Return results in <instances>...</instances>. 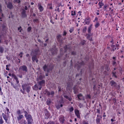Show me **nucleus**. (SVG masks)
I'll list each match as a JSON object with an SVG mask.
<instances>
[{
    "instance_id": "nucleus-1",
    "label": "nucleus",
    "mask_w": 124,
    "mask_h": 124,
    "mask_svg": "<svg viewBox=\"0 0 124 124\" xmlns=\"http://www.w3.org/2000/svg\"><path fill=\"white\" fill-rule=\"evenodd\" d=\"M25 114V117L28 122V124H32V117H31V114H29L27 112V111H24V109L22 110H18L17 111V114L18 115H21V114Z\"/></svg>"
},
{
    "instance_id": "nucleus-2",
    "label": "nucleus",
    "mask_w": 124,
    "mask_h": 124,
    "mask_svg": "<svg viewBox=\"0 0 124 124\" xmlns=\"http://www.w3.org/2000/svg\"><path fill=\"white\" fill-rule=\"evenodd\" d=\"M9 76H12V77L15 79L16 82L17 83V84L19 83V80H18V78H17V77H16V76H15L14 74L11 75V74H9Z\"/></svg>"
},
{
    "instance_id": "nucleus-3",
    "label": "nucleus",
    "mask_w": 124,
    "mask_h": 124,
    "mask_svg": "<svg viewBox=\"0 0 124 124\" xmlns=\"http://www.w3.org/2000/svg\"><path fill=\"white\" fill-rule=\"evenodd\" d=\"M75 113L78 118H80V112L78 109H75Z\"/></svg>"
},
{
    "instance_id": "nucleus-4",
    "label": "nucleus",
    "mask_w": 124,
    "mask_h": 124,
    "mask_svg": "<svg viewBox=\"0 0 124 124\" xmlns=\"http://www.w3.org/2000/svg\"><path fill=\"white\" fill-rule=\"evenodd\" d=\"M2 17H3V14L1 13V6L0 5V21H2Z\"/></svg>"
},
{
    "instance_id": "nucleus-5",
    "label": "nucleus",
    "mask_w": 124,
    "mask_h": 124,
    "mask_svg": "<svg viewBox=\"0 0 124 124\" xmlns=\"http://www.w3.org/2000/svg\"><path fill=\"white\" fill-rule=\"evenodd\" d=\"M38 6L39 10H40V11H43L44 10L43 7L41 6V5L39 4Z\"/></svg>"
},
{
    "instance_id": "nucleus-6",
    "label": "nucleus",
    "mask_w": 124,
    "mask_h": 124,
    "mask_svg": "<svg viewBox=\"0 0 124 124\" xmlns=\"http://www.w3.org/2000/svg\"><path fill=\"white\" fill-rule=\"evenodd\" d=\"M20 69L23 70V71H27V67L26 66H23L20 67Z\"/></svg>"
},
{
    "instance_id": "nucleus-7",
    "label": "nucleus",
    "mask_w": 124,
    "mask_h": 124,
    "mask_svg": "<svg viewBox=\"0 0 124 124\" xmlns=\"http://www.w3.org/2000/svg\"><path fill=\"white\" fill-rule=\"evenodd\" d=\"M32 60L33 61V62H38V60H37V59H36V57L34 56L32 57Z\"/></svg>"
},
{
    "instance_id": "nucleus-8",
    "label": "nucleus",
    "mask_w": 124,
    "mask_h": 124,
    "mask_svg": "<svg viewBox=\"0 0 124 124\" xmlns=\"http://www.w3.org/2000/svg\"><path fill=\"white\" fill-rule=\"evenodd\" d=\"M23 118H24V116H23V115H20L17 117V120L18 121H20V120H22V119H23Z\"/></svg>"
},
{
    "instance_id": "nucleus-9",
    "label": "nucleus",
    "mask_w": 124,
    "mask_h": 124,
    "mask_svg": "<svg viewBox=\"0 0 124 124\" xmlns=\"http://www.w3.org/2000/svg\"><path fill=\"white\" fill-rule=\"evenodd\" d=\"M7 7L10 9L12 8V3L9 2V3L7 5Z\"/></svg>"
},
{
    "instance_id": "nucleus-10",
    "label": "nucleus",
    "mask_w": 124,
    "mask_h": 124,
    "mask_svg": "<svg viewBox=\"0 0 124 124\" xmlns=\"http://www.w3.org/2000/svg\"><path fill=\"white\" fill-rule=\"evenodd\" d=\"M60 122H62V123H63V121H64V117L63 116H61L59 119Z\"/></svg>"
},
{
    "instance_id": "nucleus-11",
    "label": "nucleus",
    "mask_w": 124,
    "mask_h": 124,
    "mask_svg": "<svg viewBox=\"0 0 124 124\" xmlns=\"http://www.w3.org/2000/svg\"><path fill=\"white\" fill-rule=\"evenodd\" d=\"M45 82V81H44V80H42L39 83V85H40V86H43V85H44Z\"/></svg>"
},
{
    "instance_id": "nucleus-12",
    "label": "nucleus",
    "mask_w": 124,
    "mask_h": 124,
    "mask_svg": "<svg viewBox=\"0 0 124 124\" xmlns=\"http://www.w3.org/2000/svg\"><path fill=\"white\" fill-rule=\"evenodd\" d=\"M78 99H82V98H83V96L81 95V94H79L78 95Z\"/></svg>"
},
{
    "instance_id": "nucleus-13",
    "label": "nucleus",
    "mask_w": 124,
    "mask_h": 124,
    "mask_svg": "<svg viewBox=\"0 0 124 124\" xmlns=\"http://www.w3.org/2000/svg\"><path fill=\"white\" fill-rule=\"evenodd\" d=\"M92 29H93V26L90 25L88 28V32H91V31H92Z\"/></svg>"
},
{
    "instance_id": "nucleus-14",
    "label": "nucleus",
    "mask_w": 124,
    "mask_h": 124,
    "mask_svg": "<svg viewBox=\"0 0 124 124\" xmlns=\"http://www.w3.org/2000/svg\"><path fill=\"white\" fill-rule=\"evenodd\" d=\"M31 90V87H26V92H27V93H30V90Z\"/></svg>"
},
{
    "instance_id": "nucleus-15",
    "label": "nucleus",
    "mask_w": 124,
    "mask_h": 124,
    "mask_svg": "<svg viewBox=\"0 0 124 124\" xmlns=\"http://www.w3.org/2000/svg\"><path fill=\"white\" fill-rule=\"evenodd\" d=\"M110 85H111V86L114 87V86H116V83H115V82H114L113 81H111L110 82Z\"/></svg>"
},
{
    "instance_id": "nucleus-16",
    "label": "nucleus",
    "mask_w": 124,
    "mask_h": 124,
    "mask_svg": "<svg viewBox=\"0 0 124 124\" xmlns=\"http://www.w3.org/2000/svg\"><path fill=\"white\" fill-rule=\"evenodd\" d=\"M33 89L35 91H37V90H38V87H37V85H35L33 87Z\"/></svg>"
},
{
    "instance_id": "nucleus-17",
    "label": "nucleus",
    "mask_w": 124,
    "mask_h": 124,
    "mask_svg": "<svg viewBox=\"0 0 124 124\" xmlns=\"http://www.w3.org/2000/svg\"><path fill=\"white\" fill-rule=\"evenodd\" d=\"M21 1L20 0H14V2L15 3H20Z\"/></svg>"
},
{
    "instance_id": "nucleus-18",
    "label": "nucleus",
    "mask_w": 124,
    "mask_h": 124,
    "mask_svg": "<svg viewBox=\"0 0 124 124\" xmlns=\"http://www.w3.org/2000/svg\"><path fill=\"white\" fill-rule=\"evenodd\" d=\"M43 68H44V70L45 71H46V70H47V69H48V66H47V65H45L44 66Z\"/></svg>"
},
{
    "instance_id": "nucleus-19",
    "label": "nucleus",
    "mask_w": 124,
    "mask_h": 124,
    "mask_svg": "<svg viewBox=\"0 0 124 124\" xmlns=\"http://www.w3.org/2000/svg\"><path fill=\"white\" fill-rule=\"evenodd\" d=\"M3 124V120H2V117H0V124Z\"/></svg>"
},
{
    "instance_id": "nucleus-20",
    "label": "nucleus",
    "mask_w": 124,
    "mask_h": 124,
    "mask_svg": "<svg viewBox=\"0 0 124 124\" xmlns=\"http://www.w3.org/2000/svg\"><path fill=\"white\" fill-rule=\"evenodd\" d=\"M99 5L100 6V8H101V7H102V6H103V3L99 2Z\"/></svg>"
},
{
    "instance_id": "nucleus-21",
    "label": "nucleus",
    "mask_w": 124,
    "mask_h": 124,
    "mask_svg": "<svg viewBox=\"0 0 124 124\" xmlns=\"http://www.w3.org/2000/svg\"><path fill=\"white\" fill-rule=\"evenodd\" d=\"M47 94H48V95H50V94L53 95L54 94V92H51V93L47 92Z\"/></svg>"
},
{
    "instance_id": "nucleus-22",
    "label": "nucleus",
    "mask_w": 124,
    "mask_h": 124,
    "mask_svg": "<svg viewBox=\"0 0 124 124\" xmlns=\"http://www.w3.org/2000/svg\"><path fill=\"white\" fill-rule=\"evenodd\" d=\"M3 118L4 119V120H5V121H6V123L7 122V121H8V119L6 117L4 116H3Z\"/></svg>"
},
{
    "instance_id": "nucleus-23",
    "label": "nucleus",
    "mask_w": 124,
    "mask_h": 124,
    "mask_svg": "<svg viewBox=\"0 0 124 124\" xmlns=\"http://www.w3.org/2000/svg\"><path fill=\"white\" fill-rule=\"evenodd\" d=\"M18 30L20 31V32H22V31H23V30H22V27H21L18 28Z\"/></svg>"
},
{
    "instance_id": "nucleus-24",
    "label": "nucleus",
    "mask_w": 124,
    "mask_h": 124,
    "mask_svg": "<svg viewBox=\"0 0 124 124\" xmlns=\"http://www.w3.org/2000/svg\"><path fill=\"white\" fill-rule=\"evenodd\" d=\"M95 28H98V27H99V23H96L95 25Z\"/></svg>"
},
{
    "instance_id": "nucleus-25",
    "label": "nucleus",
    "mask_w": 124,
    "mask_h": 124,
    "mask_svg": "<svg viewBox=\"0 0 124 124\" xmlns=\"http://www.w3.org/2000/svg\"><path fill=\"white\" fill-rule=\"evenodd\" d=\"M37 79H39L40 80H41V79H42V76H38Z\"/></svg>"
},
{
    "instance_id": "nucleus-26",
    "label": "nucleus",
    "mask_w": 124,
    "mask_h": 124,
    "mask_svg": "<svg viewBox=\"0 0 124 124\" xmlns=\"http://www.w3.org/2000/svg\"><path fill=\"white\" fill-rule=\"evenodd\" d=\"M65 97H66V98L68 99L70 101H71V98H69L67 96H65Z\"/></svg>"
},
{
    "instance_id": "nucleus-27",
    "label": "nucleus",
    "mask_w": 124,
    "mask_h": 124,
    "mask_svg": "<svg viewBox=\"0 0 124 124\" xmlns=\"http://www.w3.org/2000/svg\"><path fill=\"white\" fill-rule=\"evenodd\" d=\"M74 29L73 28H71L69 31L70 32H72V31H73Z\"/></svg>"
},
{
    "instance_id": "nucleus-28",
    "label": "nucleus",
    "mask_w": 124,
    "mask_h": 124,
    "mask_svg": "<svg viewBox=\"0 0 124 124\" xmlns=\"http://www.w3.org/2000/svg\"><path fill=\"white\" fill-rule=\"evenodd\" d=\"M73 110H74V108H73V107H72L70 108V112H72V111H73Z\"/></svg>"
},
{
    "instance_id": "nucleus-29",
    "label": "nucleus",
    "mask_w": 124,
    "mask_h": 124,
    "mask_svg": "<svg viewBox=\"0 0 124 124\" xmlns=\"http://www.w3.org/2000/svg\"><path fill=\"white\" fill-rule=\"evenodd\" d=\"M0 52H1V53H2L3 52V48L0 47Z\"/></svg>"
},
{
    "instance_id": "nucleus-30",
    "label": "nucleus",
    "mask_w": 124,
    "mask_h": 124,
    "mask_svg": "<svg viewBox=\"0 0 124 124\" xmlns=\"http://www.w3.org/2000/svg\"><path fill=\"white\" fill-rule=\"evenodd\" d=\"M74 91L75 93H77V92H76V87L74 88Z\"/></svg>"
},
{
    "instance_id": "nucleus-31",
    "label": "nucleus",
    "mask_w": 124,
    "mask_h": 124,
    "mask_svg": "<svg viewBox=\"0 0 124 124\" xmlns=\"http://www.w3.org/2000/svg\"><path fill=\"white\" fill-rule=\"evenodd\" d=\"M71 15L74 16V15H75V12H72Z\"/></svg>"
},
{
    "instance_id": "nucleus-32",
    "label": "nucleus",
    "mask_w": 124,
    "mask_h": 124,
    "mask_svg": "<svg viewBox=\"0 0 124 124\" xmlns=\"http://www.w3.org/2000/svg\"><path fill=\"white\" fill-rule=\"evenodd\" d=\"M22 89H23V91H25V90H26V87H25V86L22 85Z\"/></svg>"
},
{
    "instance_id": "nucleus-33",
    "label": "nucleus",
    "mask_w": 124,
    "mask_h": 124,
    "mask_svg": "<svg viewBox=\"0 0 124 124\" xmlns=\"http://www.w3.org/2000/svg\"><path fill=\"white\" fill-rule=\"evenodd\" d=\"M31 27H29L28 29V31H31Z\"/></svg>"
},
{
    "instance_id": "nucleus-34",
    "label": "nucleus",
    "mask_w": 124,
    "mask_h": 124,
    "mask_svg": "<svg viewBox=\"0 0 124 124\" xmlns=\"http://www.w3.org/2000/svg\"><path fill=\"white\" fill-rule=\"evenodd\" d=\"M66 33H67L66 31H64L63 35H66Z\"/></svg>"
},
{
    "instance_id": "nucleus-35",
    "label": "nucleus",
    "mask_w": 124,
    "mask_h": 124,
    "mask_svg": "<svg viewBox=\"0 0 124 124\" xmlns=\"http://www.w3.org/2000/svg\"><path fill=\"white\" fill-rule=\"evenodd\" d=\"M113 76H114V77H117V76H116V74L113 73Z\"/></svg>"
},
{
    "instance_id": "nucleus-36",
    "label": "nucleus",
    "mask_w": 124,
    "mask_h": 124,
    "mask_svg": "<svg viewBox=\"0 0 124 124\" xmlns=\"http://www.w3.org/2000/svg\"><path fill=\"white\" fill-rule=\"evenodd\" d=\"M87 98H91V95H87Z\"/></svg>"
},
{
    "instance_id": "nucleus-37",
    "label": "nucleus",
    "mask_w": 124,
    "mask_h": 124,
    "mask_svg": "<svg viewBox=\"0 0 124 124\" xmlns=\"http://www.w3.org/2000/svg\"><path fill=\"white\" fill-rule=\"evenodd\" d=\"M78 15H79V16H81V12H78Z\"/></svg>"
},
{
    "instance_id": "nucleus-38",
    "label": "nucleus",
    "mask_w": 124,
    "mask_h": 124,
    "mask_svg": "<svg viewBox=\"0 0 124 124\" xmlns=\"http://www.w3.org/2000/svg\"><path fill=\"white\" fill-rule=\"evenodd\" d=\"M24 124H27V122L26 121L24 120Z\"/></svg>"
},
{
    "instance_id": "nucleus-39",
    "label": "nucleus",
    "mask_w": 124,
    "mask_h": 124,
    "mask_svg": "<svg viewBox=\"0 0 124 124\" xmlns=\"http://www.w3.org/2000/svg\"><path fill=\"white\" fill-rule=\"evenodd\" d=\"M25 10H27V9H28V7L25 6Z\"/></svg>"
},
{
    "instance_id": "nucleus-40",
    "label": "nucleus",
    "mask_w": 124,
    "mask_h": 124,
    "mask_svg": "<svg viewBox=\"0 0 124 124\" xmlns=\"http://www.w3.org/2000/svg\"><path fill=\"white\" fill-rule=\"evenodd\" d=\"M61 37V35H58V36H57V38H60Z\"/></svg>"
},
{
    "instance_id": "nucleus-41",
    "label": "nucleus",
    "mask_w": 124,
    "mask_h": 124,
    "mask_svg": "<svg viewBox=\"0 0 124 124\" xmlns=\"http://www.w3.org/2000/svg\"><path fill=\"white\" fill-rule=\"evenodd\" d=\"M6 66H7V68H6L7 70H9V69H8V68L7 67V66H8V65H7Z\"/></svg>"
},
{
    "instance_id": "nucleus-42",
    "label": "nucleus",
    "mask_w": 124,
    "mask_h": 124,
    "mask_svg": "<svg viewBox=\"0 0 124 124\" xmlns=\"http://www.w3.org/2000/svg\"><path fill=\"white\" fill-rule=\"evenodd\" d=\"M7 112H9V109L7 108Z\"/></svg>"
},
{
    "instance_id": "nucleus-43",
    "label": "nucleus",
    "mask_w": 124,
    "mask_h": 124,
    "mask_svg": "<svg viewBox=\"0 0 124 124\" xmlns=\"http://www.w3.org/2000/svg\"><path fill=\"white\" fill-rule=\"evenodd\" d=\"M21 93H25V91H21Z\"/></svg>"
},
{
    "instance_id": "nucleus-44",
    "label": "nucleus",
    "mask_w": 124,
    "mask_h": 124,
    "mask_svg": "<svg viewBox=\"0 0 124 124\" xmlns=\"http://www.w3.org/2000/svg\"><path fill=\"white\" fill-rule=\"evenodd\" d=\"M111 122H114V119H111Z\"/></svg>"
},
{
    "instance_id": "nucleus-45",
    "label": "nucleus",
    "mask_w": 124,
    "mask_h": 124,
    "mask_svg": "<svg viewBox=\"0 0 124 124\" xmlns=\"http://www.w3.org/2000/svg\"><path fill=\"white\" fill-rule=\"evenodd\" d=\"M0 42H1V39L0 36Z\"/></svg>"
},
{
    "instance_id": "nucleus-46",
    "label": "nucleus",
    "mask_w": 124,
    "mask_h": 124,
    "mask_svg": "<svg viewBox=\"0 0 124 124\" xmlns=\"http://www.w3.org/2000/svg\"><path fill=\"white\" fill-rule=\"evenodd\" d=\"M19 56H20V57L21 58H22V54H20L19 55Z\"/></svg>"
},
{
    "instance_id": "nucleus-47",
    "label": "nucleus",
    "mask_w": 124,
    "mask_h": 124,
    "mask_svg": "<svg viewBox=\"0 0 124 124\" xmlns=\"http://www.w3.org/2000/svg\"><path fill=\"white\" fill-rule=\"evenodd\" d=\"M113 64H116V62H113Z\"/></svg>"
},
{
    "instance_id": "nucleus-48",
    "label": "nucleus",
    "mask_w": 124,
    "mask_h": 124,
    "mask_svg": "<svg viewBox=\"0 0 124 124\" xmlns=\"http://www.w3.org/2000/svg\"><path fill=\"white\" fill-rule=\"evenodd\" d=\"M27 57H30V55L29 54H27Z\"/></svg>"
},
{
    "instance_id": "nucleus-49",
    "label": "nucleus",
    "mask_w": 124,
    "mask_h": 124,
    "mask_svg": "<svg viewBox=\"0 0 124 124\" xmlns=\"http://www.w3.org/2000/svg\"><path fill=\"white\" fill-rule=\"evenodd\" d=\"M31 5H33V2L31 3Z\"/></svg>"
},
{
    "instance_id": "nucleus-50",
    "label": "nucleus",
    "mask_w": 124,
    "mask_h": 124,
    "mask_svg": "<svg viewBox=\"0 0 124 124\" xmlns=\"http://www.w3.org/2000/svg\"><path fill=\"white\" fill-rule=\"evenodd\" d=\"M75 121H77V119L76 118V119H75Z\"/></svg>"
},
{
    "instance_id": "nucleus-51",
    "label": "nucleus",
    "mask_w": 124,
    "mask_h": 124,
    "mask_svg": "<svg viewBox=\"0 0 124 124\" xmlns=\"http://www.w3.org/2000/svg\"><path fill=\"white\" fill-rule=\"evenodd\" d=\"M1 88H0V92H1Z\"/></svg>"
},
{
    "instance_id": "nucleus-52",
    "label": "nucleus",
    "mask_w": 124,
    "mask_h": 124,
    "mask_svg": "<svg viewBox=\"0 0 124 124\" xmlns=\"http://www.w3.org/2000/svg\"><path fill=\"white\" fill-rule=\"evenodd\" d=\"M45 46H46L47 45L46 44H44Z\"/></svg>"
},
{
    "instance_id": "nucleus-53",
    "label": "nucleus",
    "mask_w": 124,
    "mask_h": 124,
    "mask_svg": "<svg viewBox=\"0 0 124 124\" xmlns=\"http://www.w3.org/2000/svg\"><path fill=\"white\" fill-rule=\"evenodd\" d=\"M103 117H106V115H103Z\"/></svg>"
},
{
    "instance_id": "nucleus-54",
    "label": "nucleus",
    "mask_w": 124,
    "mask_h": 124,
    "mask_svg": "<svg viewBox=\"0 0 124 124\" xmlns=\"http://www.w3.org/2000/svg\"><path fill=\"white\" fill-rule=\"evenodd\" d=\"M38 21V20H37V19H36V20H35L36 22H37Z\"/></svg>"
},
{
    "instance_id": "nucleus-55",
    "label": "nucleus",
    "mask_w": 124,
    "mask_h": 124,
    "mask_svg": "<svg viewBox=\"0 0 124 124\" xmlns=\"http://www.w3.org/2000/svg\"><path fill=\"white\" fill-rule=\"evenodd\" d=\"M61 107H62V105H61Z\"/></svg>"
},
{
    "instance_id": "nucleus-56",
    "label": "nucleus",
    "mask_w": 124,
    "mask_h": 124,
    "mask_svg": "<svg viewBox=\"0 0 124 124\" xmlns=\"http://www.w3.org/2000/svg\"><path fill=\"white\" fill-rule=\"evenodd\" d=\"M95 20H97V18H95Z\"/></svg>"
},
{
    "instance_id": "nucleus-57",
    "label": "nucleus",
    "mask_w": 124,
    "mask_h": 124,
    "mask_svg": "<svg viewBox=\"0 0 124 124\" xmlns=\"http://www.w3.org/2000/svg\"><path fill=\"white\" fill-rule=\"evenodd\" d=\"M113 60H115V57H113Z\"/></svg>"
},
{
    "instance_id": "nucleus-58",
    "label": "nucleus",
    "mask_w": 124,
    "mask_h": 124,
    "mask_svg": "<svg viewBox=\"0 0 124 124\" xmlns=\"http://www.w3.org/2000/svg\"><path fill=\"white\" fill-rule=\"evenodd\" d=\"M87 30V27H85V30Z\"/></svg>"
},
{
    "instance_id": "nucleus-59",
    "label": "nucleus",
    "mask_w": 124,
    "mask_h": 124,
    "mask_svg": "<svg viewBox=\"0 0 124 124\" xmlns=\"http://www.w3.org/2000/svg\"><path fill=\"white\" fill-rule=\"evenodd\" d=\"M39 90H41V88H39Z\"/></svg>"
},
{
    "instance_id": "nucleus-60",
    "label": "nucleus",
    "mask_w": 124,
    "mask_h": 124,
    "mask_svg": "<svg viewBox=\"0 0 124 124\" xmlns=\"http://www.w3.org/2000/svg\"><path fill=\"white\" fill-rule=\"evenodd\" d=\"M14 88L15 89H16L15 86H14Z\"/></svg>"
},
{
    "instance_id": "nucleus-61",
    "label": "nucleus",
    "mask_w": 124,
    "mask_h": 124,
    "mask_svg": "<svg viewBox=\"0 0 124 124\" xmlns=\"http://www.w3.org/2000/svg\"><path fill=\"white\" fill-rule=\"evenodd\" d=\"M7 78H9V77H7Z\"/></svg>"
},
{
    "instance_id": "nucleus-62",
    "label": "nucleus",
    "mask_w": 124,
    "mask_h": 124,
    "mask_svg": "<svg viewBox=\"0 0 124 124\" xmlns=\"http://www.w3.org/2000/svg\"><path fill=\"white\" fill-rule=\"evenodd\" d=\"M99 14L98 13V14H97V15H99Z\"/></svg>"
},
{
    "instance_id": "nucleus-63",
    "label": "nucleus",
    "mask_w": 124,
    "mask_h": 124,
    "mask_svg": "<svg viewBox=\"0 0 124 124\" xmlns=\"http://www.w3.org/2000/svg\"><path fill=\"white\" fill-rule=\"evenodd\" d=\"M6 4H7V2H6Z\"/></svg>"
},
{
    "instance_id": "nucleus-64",
    "label": "nucleus",
    "mask_w": 124,
    "mask_h": 124,
    "mask_svg": "<svg viewBox=\"0 0 124 124\" xmlns=\"http://www.w3.org/2000/svg\"><path fill=\"white\" fill-rule=\"evenodd\" d=\"M87 37H88V38H89V36H88Z\"/></svg>"
}]
</instances>
